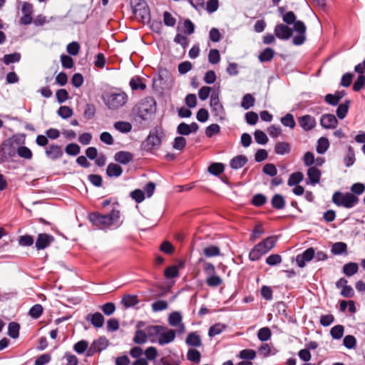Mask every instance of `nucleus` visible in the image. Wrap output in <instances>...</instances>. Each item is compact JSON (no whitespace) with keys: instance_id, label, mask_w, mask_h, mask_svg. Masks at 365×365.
Masks as SVG:
<instances>
[{"instance_id":"nucleus-26","label":"nucleus","mask_w":365,"mask_h":365,"mask_svg":"<svg viewBox=\"0 0 365 365\" xmlns=\"http://www.w3.org/2000/svg\"><path fill=\"white\" fill-rule=\"evenodd\" d=\"M122 173L123 169L118 164L111 163L107 167L106 174L108 177L118 178L121 175Z\"/></svg>"},{"instance_id":"nucleus-30","label":"nucleus","mask_w":365,"mask_h":365,"mask_svg":"<svg viewBox=\"0 0 365 365\" xmlns=\"http://www.w3.org/2000/svg\"><path fill=\"white\" fill-rule=\"evenodd\" d=\"M113 127L122 133H128L132 130V125L126 121H117L114 123Z\"/></svg>"},{"instance_id":"nucleus-51","label":"nucleus","mask_w":365,"mask_h":365,"mask_svg":"<svg viewBox=\"0 0 365 365\" xmlns=\"http://www.w3.org/2000/svg\"><path fill=\"white\" fill-rule=\"evenodd\" d=\"M88 343L86 340H81L73 346V350L79 354H83L86 350L88 351Z\"/></svg>"},{"instance_id":"nucleus-60","label":"nucleus","mask_w":365,"mask_h":365,"mask_svg":"<svg viewBox=\"0 0 365 365\" xmlns=\"http://www.w3.org/2000/svg\"><path fill=\"white\" fill-rule=\"evenodd\" d=\"M186 145V139L184 137L179 136L174 139L173 148L175 150H182Z\"/></svg>"},{"instance_id":"nucleus-32","label":"nucleus","mask_w":365,"mask_h":365,"mask_svg":"<svg viewBox=\"0 0 365 365\" xmlns=\"http://www.w3.org/2000/svg\"><path fill=\"white\" fill-rule=\"evenodd\" d=\"M348 153L347 155L344 158V165L349 168L353 165L356 161L355 158V153L351 146H348Z\"/></svg>"},{"instance_id":"nucleus-25","label":"nucleus","mask_w":365,"mask_h":365,"mask_svg":"<svg viewBox=\"0 0 365 365\" xmlns=\"http://www.w3.org/2000/svg\"><path fill=\"white\" fill-rule=\"evenodd\" d=\"M1 146L9 158H13L16 155L17 146L14 142L8 140L4 142Z\"/></svg>"},{"instance_id":"nucleus-38","label":"nucleus","mask_w":365,"mask_h":365,"mask_svg":"<svg viewBox=\"0 0 365 365\" xmlns=\"http://www.w3.org/2000/svg\"><path fill=\"white\" fill-rule=\"evenodd\" d=\"M255 102V98L251 94L247 93L242 98V100L241 102V106L244 109L248 110L254 106Z\"/></svg>"},{"instance_id":"nucleus-8","label":"nucleus","mask_w":365,"mask_h":365,"mask_svg":"<svg viewBox=\"0 0 365 365\" xmlns=\"http://www.w3.org/2000/svg\"><path fill=\"white\" fill-rule=\"evenodd\" d=\"M210 106L211 112L217 120L223 121L226 118V112L224 106L220 102L219 93H212L210 96Z\"/></svg>"},{"instance_id":"nucleus-24","label":"nucleus","mask_w":365,"mask_h":365,"mask_svg":"<svg viewBox=\"0 0 365 365\" xmlns=\"http://www.w3.org/2000/svg\"><path fill=\"white\" fill-rule=\"evenodd\" d=\"M186 344L191 346L200 347L202 345V340L197 332H191L186 338Z\"/></svg>"},{"instance_id":"nucleus-9","label":"nucleus","mask_w":365,"mask_h":365,"mask_svg":"<svg viewBox=\"0 0 365 365\" xmlns=\"http://www.w3.org/2000/svg\"><path fill=\"white\" fill-rule=\"evenodd\" d=\"M130 6L137 18L143 21L150 20V9L145 0H130Z\"/></svg>"},{"instance_id":"nucleus-27","label":"nucleus","mask_w":365,"mask_h":365,"mask_svg":"<svg viewBox=\"0 0 365 365\" xmlns=\"http://www.w3.org/2000/svg\"><path fill=\"white\" fill-rule=\"evenodd\" d=\"M247 163V158L242 155H237L230 162V165L232 169L237 170L242 168Z\"/></svg>"},{"instance_id":"nucleus-55","label":"nucleus","mask_w":365,"mask_h":365,"mask_svg":"<svg viewBox=\"0 0 365 365\" xmlns=\"http://www.w3.org/2000/svg\"><path fill=\"white\" fill-rule=\"evenodd\" d=\"M255 141L260 145H264L268 141V138L267 135L260 130H255L254 133Z\"/></svg>"},{"instance_id":"nucleus-49","label":"nucleus","mask_w":365,"mask_h":365,"mask_svg":"<svg viewBox=\"0 0 365 365\" xmlns=\"http://www.w3.org/2000/svg\"><path fill=\"white\" fill-rule=\"evenodd\" d=\"M272 332L269 328L263 327L259 329L257 337L261 341H266L270 339Z\"/></svg>"},{"instance_id":"nucleus-35","label":"nucleus","mask_w":365,"mask_h":365,"mask_svg":"<svg viewBox=\"0 0 365 365\" xmlns=\"http://www.w3.org/2000/svg\"><path fill=\"white\" fill-rule=\"evenodd\" d=\"M350 101L346 100L344 103L339 105L336 109V115L339 119H344L349 110Z\"/></svg>"},{"instance_id":"nucleus-47","label":"nucleus","mask_w":365,"mask_h":365,"mask_svg":"<svg viewBox=\"0 0 365 365\" xmlns=\"http://www.w3.org/2000/svg\"><path fill=\"white\" fill-rule=\"evenodd\" d=\"M222 279L218 275H212L207 277L206 283L210 287H217L222 284Z\"/></svg>"},{"instance_id":"nucleus-56","label":"nucleus","mask_w":365,"mask_h":365,"mask_svg":"<svg viewBox=\"0 0 365 365\" xmlns=\"http://www.w3.org/2000/svg\"><path fill=\"white\" fill-rule=\"evenodd\" d=\"M58 115L63 119H67L72 116L73 110L68 106H61L58 110Z\"/></svg>"},{"instance_id":"nucleus-34","label":"nucleus","mask_w":365,"mask_h":365,"mask_svg":"<svg viewBox=\"0 0 365 365\" xmlns=\"http://www.w3.org/2000/svg\"><path fill=\"white\" fill-rule=\"evenodd\" d=\"M347 245L342 242H335L331 246V252L335 255H341L346 252Z\"/></svg>"},{"instance_id":"nucleus-62","label":"nucleus","mask_w":365,"mask_h":365,"mask_svg":"<svg viewBox=\"0 0 365 365\" xmlns=\"http://www.w3.org/2000/svg\"><path fill=\"white\" fill-rule=\"evenodd\" d=\"M282 257L278 254H273L268 256L266 259V263L270 266H274L282 262Z\"/></svg>"},{"instance_id":"nucleus-41","label":"nucleus","mask_w":365,"mask_h":365,"mask_svg":"<svg viewBox=\"0 0 365 365\" xmlns=\"http://www.w3.org/2000/svg\"><path fill=\"white\" fill-rule=\"evenodd\" d=\"M344 327L343 325H336L330 330V334L334 339H340L344 334Z\"/></svg>"},{"instance_id":"nucleus-37","label":"nucleus","mask_w":365,"mask_h":365,"mask_svg":"<svg viewBox=\"0 0 365 365\" xmlns=\"http://www.w3.org/2000/svg\"><path fill=\"white\" fill-rule=\"evenodd\" d=\"M329 147V143L327 138L321 137L317 142V151L319 154L324 153Z\"/></svg>"},{"instance_id":"nucleus-64","label":"nucleus","mask_w":365,"mask_h":365,"mask_svg":"<svg viewBox=\"0 0 365 365\" xmlns=\"http://www.w3.org/2000/svg\"><path fill=\"white\" fill-rule=\"evenodd\" d=\"M363 87H365V76L359 75L353 85V90L359 92Z\"/></svg>"},{"instance_id":"nucleus-31","label":"nucleus","mask_w":365,"mask_h":365,"mask_svg":"<svg viewBox=\"0 0 365 365\" xmlns=\"http://www.w3.org/2000/svg\"><path fill=\"white\" fill-rule=\"evenodd\" d=\"M274 56V51L271 48H266L259 55V61L260 62L270 61Z\"/></svg>"},{"instance_id":"nucleus-12","label":"nucleus","mask_w":365,"mask_h":365,"mask_svg":"<svg viewBox=\"0 0 365 365\" xmlns=\"http://www.w3.org/2000/svg\"><path fill=\"white\" fill-rule=\"evenodd\" d=\"M159 338H158L157 342L161 345H165L173 342L176 337V331L168 329L167 327L164 326V329L163 331H160Z\"/></svg>"},{"instance_id":"nucleus-16","label":"nucleus","mask_w":365,"mask_h":365,"mask_svg":"<svg viewBox=\"0 0 365 365\" xmlns=\"http://www.w3.org/2000/svg\"><path fill=\"white\" fill-rule=\"evenodd\" d=\"M182 316L180 312H172L168 317V323L172 327H178V332L182 333L185 331V325L182 323Z\"/></svg>"},{"instance_id":"nucleus-14","label":"nucleus","mask_w":365,"mask_h":365,"mask_svg":"<svg viewBox=\"0 0 365 365\" xmlns=\"http://www.w3.org/2000/svg\"><path fill=\"white\" fill-rule=\"evenodd\" d=\"M314 257V250L313 247L308 248L302 254L296 257V262L299 267H304L306 262H310Z\"/></svg>"},{"instance_id":"nucleus-59","label":"nucleus","mask_w":365,"mask_h":365,"mask_svg":"<svg viewBox=\"0 0 365 365\" xmlns=\"http://www.w3.org/2000/svg\"><path fill=\"white\" fill-rule=\"evenodd\" d=\"M343 344L347 349H354L356 345V339L352 335H346L344 338Z\"/></svg>"},{"instance_id":"nucleus-44","label":"nucleus","mask_w":365,"mask_h":365,"mask_svg":"<svg viewBox=\"0 0 365 365\" xmlns=\"http://www.w3.org/2000/svg\"><path fill=\"white\" fill-rule=\"evenodd\" d=\"M281 123L283 125L289 127L291 129H293L296 125L294 116L291 113H287L284 117H282L281 118Z\"/></svg>"},{"instance_id":"nucleus-21","label":"nucleus","mask_w":365,"mask_h":365,"mask_svg":"<svg viewBox=\"0 0 365 365\" xmlns=\"http://www.w3.org/2000/svg\"><path fill=\"white\" fill-rule=\"evenodd\" d=\"M86 321L91 322V324L96 328H101L104 324V317L100 312H96L94 314H88L86 317Z\"/></svg>"},{"instance_id":"nucleus-36","label":"nucleus","mask_w":365,"mask_h":365,"mask_svg":"<svg viewBox=\"0 0 365 365\" xmlns=\"http://www.w3.org/2000/svg\"><path fill=\"white\" fill-rule=\"evenodd\" d=\"M20 326L16 322H10L8 326V335L12 339H16L19 335Z\"/></svg>"},{"instance_id":"nucleus-40","label":"nucleus","mask_w":365,"mask_h":365,"mask_svg":"<svg viewBox=\"0 0 365 365\" xmlns=\"http://www.w3.org/2000/svg\"><path fill=\"white\" fill-rule=\"evenodd\" d=\"M225 166L221 163H213L208 167V172L214 175H218L223 173Z\"/></svg>"},{"instance_id":"nucleus-63","label":"nucleus","mask_w":365,"mask_h":365,"mask_svg":"<svg viewBox=\"0 0 365 365\" xmlns=\"http://www.w3.org/2000/svg\"><path fill=\"white\" fill-rule=\"evenodd\" d=\"M81 148L76 143H70L66 145L65 151L68 155H77L80 153Z\"/></svg>"},{"instance_id":"nucleus-33","label":"nucleus","mask_w":365,"mask_h":365,"mask_svg":"<svg viewBox=\"0 0 365 365\" xmlns=\"http://www.w3.org/2000/svg\"><path fill=\"white\" fill-rule=\"evenodd\" d=\"M359 266L355 262H349L343 267V272L348 277H351L358 272Z\"/></svg>"},{"instance_id":"nucleus-2","label":"nucleus","mask_w":365,"mask_h":365,"mask_svg":"<svg viewBox=\"0 0 365 365\" xmlns=\"http://www.w3.org/2000/svg\"><path fill=\"white\" fill-rule=\"evenodd\" d=\"M297 16L293 11H287L282 14L283 21L287 24H294V31L297 35L292 38V43L295 46H300L306 41L307 27L302 21H297Z\"/></svg>"},{"instance_id":"nucleus-4","label":"nucleus","mask_w":365,"mask_h":365,"mask_svg":"<svg viewBox=\"0 0 365 365\" xmlns=\"http://www.w3.org/2000/svg\"><path fill=\"white\" fill-rule=\"evenodd\" d=\"M165 137L163 129L156 126L152 129L148 137L141 143V149L146 152L158 150L161 145L162 140Z\"/></svg>"},{"instance_id":"nucleus-61","label":"nucleus","mask_w":365,"mask_h":365,"mask_svg":"<svg viewBox=\"0 0 365 365\" xmlns=\"http://www.w3.org/2000/svg\"><path fill=\"white\" fill-rule=\"evenodd\" d=\"M263 173L270 177H274L277 174V169L272 163H267L263 167Z\"/></svg>"},{"instance_id":"nucleus-7","label":"nucleus","mask_w":365,"mask_h":365,"mask_svg":"<svg viewBox=\"0 0 365 365\" xmlns=\"http://www.w3.org/2000/svg\"><path fill=\"white\" fill-rule=\"evenodd\" d=\"M332 201L337 206L351 208L358 203L359 198L352 193H342L337 191L333 195Z\"/></svg>"},{"instance_id":"nucleus-5","label":"nucleus","mask_w":365,"mask_h":365,"mask_svg":"<svg viewBox=\"0 0 365 365\" xmlns=\"http://www.w3.org/2000/svg\"><path fill=\"white\" fill-rule=\"evenodd\" d=\"M277 238L274 236L268 237L261 242L256 245L249 254L251 261H257L260 257L270 251L276 245Z\"/></svg>"},{"instance_id":"nucleus-20","label":"nucleus","mask_w":365,"mask_h":365,"mask_svg":"<svg viewBox=\"0 0 365 365\" xmlns=\"http://www.w3.org/2000/svg\"><path fill=\"white\" fill-rule=\"evenodd\" d=\"M298 122L300 127L306 131L311 130L316 125L314 118L309 115H305L299 117Z\"/></svg>"},{"instance_id":"nucleus-39","label":"nucleus","mask_w":365,"mask_h":365,"mask_svg":"<svg viewBox=\"0 0 365 365\" xmlns=\"http://www.w3.org/2000/svg\"><path fill=\"white\" fill-rule=\"evenodd\" d=\"M303 178H304V175L302 173H301V172L294 173L289 176V178L288 179L287 184L289 186L297 185L301 181H302Z\"/></svg>"},{"instance_id":"nucleus-1","label":"nucleus","mask_w":365,"mask_h":365,"mask_svg":"<svg viewBox=\"0 0 365 365\" xmlns=\"http://www.w3.org/2000/svg\"><path fill=\"white\" fill-rule=\"evenodd\" d=\"M101 99L108 109L118 110L127 104L128 96L121 89L114 88L103 92Z\"/></svg>"},{"instance_id":"nucleus-28","label":"nucleus","mask_w":365,"mask_h":365,"mask_svg":"<svg viewBox=\"0 0 365 365\" xmlns=\"http://www.w3.org/2000/svg\"><path fill=\"white\" fill-rule=\"evenodd\" d=\"M16 155L25 160H31L33 158V153L31 149L24 145L17 146Z\"/></svg>"},{"instance_id":"nucleus-29","label":"nucleus","mask_w":365,"mask_h":365,"mask_svg":"<svg viewBox=\"0 0 365 365\" xmlns=\"http://www.w3.org/2000/svg\"><path fill=\"white\" fill-rule=\"evenodd\" d=\"M272 206L277 210H282L285 206V200L280 194H275L271 200Z\"/></svg>"},{"instance_id":"nucleus-3","label":"nucleus","mask_w":365,"mask_h":365,"mask_svg":"<svg viewBox=\"0 0 365 365\" xmlns=\"http://www.w3.org/2000/svg\"><path fill=\"white\" fill-rule=\"evenodd\" d=\"M92 224L100 229H107L113 226H118L120 212L113 210L110 213L101 215L98 212L91 213L88 216Z\"/></svg>"},{"instance_id":"nucleus-19","label":"nucleus","mask_w":365,"mask_h":365,"mask_svg":"<svg viewBox=\"0 0 365 365\" xmlns=\"http://www.w3.org/2000/svg\"><path fill=\"white\" fill-rule=\"evenodd\" d=\"M307 175L308 177V181L307 182V184L315 185L319 182L322 173L319 169L312 166L307 170Z\"/></svg>"},{"instance_id":"nucleus-58","label":"nucleus","mask_w":365,"mask_h":365,"mask_svg":"<svg viewBox=\"0 0 365 365\" xmlns=\"http://www.w3.org/2000/svg\"><path fill=\"white\" fill-rule=\"evenodd\" d=\"M168 304L165 300H158L152 304V309L153 312H160L168 308Z\"/></svg>"},{"instance_id":"nucleus-18","label":"nucleus","mask_w":365,"mask_h":365,"mask_svg":"<svg viewBox=\"0 0 365 365\" xmlns=\"http://www.w3.org/2000/svg\"><path fill=\"white\" fill-rule=\"evenodd\" d=\"M322 126L327 129L335 128L338 124V120L334 115L324 114L320 119Z\"/></svg>"},{"instance_id":"nucleus-15","label":"nucleus","mask_w":365,"mask_h":365,"mask_svg":"<svg viewBox=\"0 0 365 365\" xmlns=\"http://www.w3.org/2000/svg\"><path fill=\"white\" fill-rule=\"evenodd\" d=\"M163 329L164 326L151 325L147 327L145 331L150 342L155 343L158 341L157 337L159 338L160 331H163Z\"/></svg>"},{"instance_id":"nucleus-42","label":"nucleus","mask_w":365,"mask_h":365,"mask_svg":"<svg viewBox=\"0 0 365 365\" xmlns=\"http://www.w3.org/2000/svg\"><path fill=\"white\" fill-rule=\"evenodd\" d=\"M122 304L125 307H131L136 305L138 303V300L136 296L127 294L125 295L122 299Z\"/></svg>"},{"instance_id":"nucleus-6","label":"nucleus","mask_w":365,"mask_h":365,"mask_svg":"<svg viewBox=\"0 0 365 365\" xmlns=\"http://www.w3.org/2000/svg\"><path fill=\"white\" fill-rule=\"evenodd\" d=\"M155 101L152 97L141 100L133 109L134 114L140 120L145 121L155 109Z\"/></svg>"},{"instance_id":"nucleus-54","label":"nucleus","mask_w":365,"mask_h":365,"mask_svg":"<svg viewBox=\"0 0 365 365\" xmlns=\"http://www.w3.org/2000/svg\"><path fill=\"white\" fill-rule=\"evenodd\" d=\"M220 54L217 49L212 48L208 53V61L211 64H217L220 61Z\"/></svg>"},{"instance_id":"nucleus-53","label":"nucleus","mask_w":365,"mask_h":365,"mask_svg":"<svg viewBox=\"0 0 365 365\" xmlns=\"http://www.w3.org/2000/svg\"><path fill=\"white\" fill-rule=\"evenodd\" d=\"M42 313L43 307L39 304H36L31 307L29 312V316L31 317L33 319L39 318L41 316Z\"/></svg>"},{"instance_id":"nucleus-13","label":"nucleus","mask_w":365,"mask_h":365,"mask_svg":"<svg viewBox=\"0 0 365 365\" xmlns=\"http://www.w3.org/2000/svg\"><path fill=\"white\" fill-rule=\"evenodd\" d=\"M54 241V237L48 234L41 233L38 235L35 247L38 250H43L48 247Z\"/></svg>"},{"instance_id":"nucleus-22","label":"nucleus","mask_w":365,"mask_h":365,"mask_svg":"<svg viewBox=\"0 0 365 365\" xmlns=\"http://www.w3.org/2000/svg\"><path fill=\"white\" fill-rule=\"evenodd\" d=\"M133 155L128 151H119L115 154V160L119 163L126 165L133 160Z\"/></svg>"},{"instance_id":"nucleus-17","label":"nucleus","mask_w":365,"mask_h":365,"mask_svg":"<svg viewBox=\"0 0 365 365\" xmlns=\"http://www.w3.org/2000/svg\"><path fill=\"white\" fill-rule=\"evenodd\" d=\"M45 153L46 155L52 160L60 158L63 154L61 147L56 144L50 145L46 148Z\"/></svg>"},{"instance_id":"nucleus-10","label":"nucleus","mask_w":365,"mask_h":365,"mask_svg":"<svg viewBox=\"0 0 365 365\" xmlns=\"http://www.w3.org/2000/svg\"><path fill=\"white\" fill-rule=\"evenodd\" d=\"M108 346V340L105 336H101L92 342L87 351L86 356H92L96 353L106 349Z\"/></svg>"},{"instance_id":"nucleus-11","label":"nucleus","mask_w":365,"mask_h":365,"mask_svg":"<svg viewBox=\"0 0 365 365\" xmlns=\"http://www.w3.org/2000/svg\"><path fill=\"white\" fill-rule=\"evenodd\" d=\"M294 29H291L288 25L278 24L274 27V35L280 40H288L293 34Z\"/></svg>"},{"instance_id":"nucleus-45","label":"nucleus","mask_w":365,"mask_h":365,"mask_svg":"<svg viewBox=\"0 0 365 365\" xmlns=\"http://www.w3.org/2000/svg\"><path fill=\"white\" fill-rule=\"evenodd\" d=\"M148 336L145 331L137 330L133 338V341L138 344H143L147 341Z\"/></svg>"},{"instance_id":"nucleus-43","label":"nucleus","mask_w":365,"mask_h":365,"mask_svg":"<svg viewBox=\"0 0 365 365\" xmlns=\"http://www.w3.org/2000/svg\"><path fill=\"white\" fill-rule=\"evenodd\" d=\"M130 86L133 91L138 89L145 90L146 88V85L143 83L142 79L139 77L133 78L130 81Z\"/></svg>"},{"instance_id":"nucleus-23","label":"nucleus","mask_w":365,"mask_h":365,"mask_svg":"<svg viewBox=\"0 0 365 365\" xmlns=\"http://www.w3.org/2000/svg\"><path fill=\"white\" fill-rule=\"evenodd\" d=\"M291 150L290 144L287 142H277L274 145V153L277 155H286Z\"/></svg>"},{"instance_id":"nucleus-48","label":"nucleus","mask_w":365,"mask_h":365,"mask_svg":"<svg viewBox=\"0 0 365 365\" xmlns=\"http://www.w3.org/2000/svg\"><path fill=\"white\" fill-rule=\"evenodd\" d=\"M187 359L195 364L200 362L201 354L199 351L196 349H189L187 353Z\"/></svg>"},{"instance_id":"nucleus-57","label":"nucleus","mask_w":365,"mask_h":365,"mask_svg":"<svg viewBox=\"0 0 365 365\" xmlns=\"http://www.w3.org/2000/svg\"><path fill=\"white\" fill-rule=\"evenodd\" d=\"M220 131V127L218 124L213 123L206 128L205 135L208 138L212 137L214 135L218 134Z\"/></svg>"},{"instance_id":"nucleus-46","label":"nucleus","mask_w":365,"mask_h":365,"mask_svg":"<svg viewBox=\"0 0 365 365\" xmlns=\"http://www.w3.org/2000/svg\"><path fill=\"white\" fill-rule=\"evenodd\" d=\"M225 328H226V326L222 324H220V323L215 324V325L210 327L209 331H208V335L210 337H213V336L222 333V331Z\"/></svg>"},{"instance_id":"nucleus-50","label":"nucleus","mask_w":365,"mask_h":365,"mask_svg":"<svg viewBox=\"0 0 365 365\" xmlns=\"http://www.w3.org/2000/svg\"><path fill=\"white\" fill-rule=\"evenodd\" d=\"M21 59V54L19 53H14L11 54H6L3 58L4 63L9 65L11 63L19 62Z\"/></svg>"},{"instance_id":"nucleus-52","label":"nucleus","mask_w":365,"mask_h":365,"mask_svg":"<svg viewBox=\"0 0 365 365\" xmlns=\"http://www.w3.org/2000/svg\"><path fill=\"white\" fill-rule=\"evenodd\" d=\"M204 255L207 257H216L220 255V250L217 246H209L203 250Z\"/></svg>"}]
</instances>
